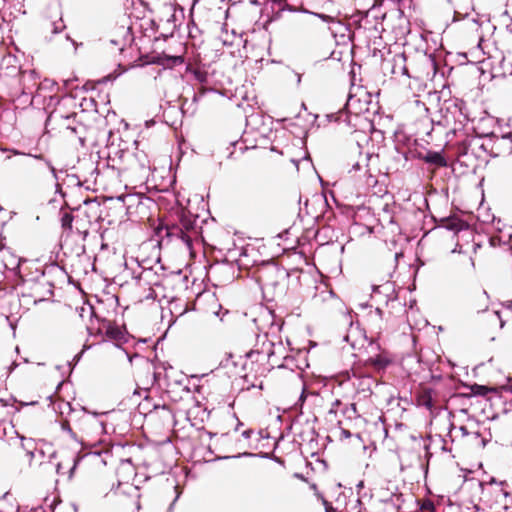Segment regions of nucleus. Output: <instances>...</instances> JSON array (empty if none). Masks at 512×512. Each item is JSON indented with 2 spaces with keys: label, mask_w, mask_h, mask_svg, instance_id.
<instances>
[{
  "label": "nucleus",
  "mask_w": 512,
  "mask_h": 512,
  "mask_svg": "<svg viewBox=\"0 0 512 512\" xmlns=\"http://www.w3.org/2000/svg\"><path fill=\"white\" fill-rule=\"evenodd\" d=\"M21 260L18 261L16 267L13 268L19 275L22 282V297L30 298L33 304H37L53 295V285L45 279L44 273L36 271L35 278H24L21 274Z\"/></svg>",
  "instance_id": "1"
},
{
  "label": "nucleus",
  "mask_w": 512,
  "mask_h": 512,
  "mask_svg": "<svg viewBox=\"0 0 512 512\" xmlns=\"http://www.w3.org/2000/svg\"><path fill=\"white\" fill-rule=\"evenodd\" d=\"M275 348L281 349L282 344L278 343L276 346L274 342L268 339L267 334L258 335L255 347L247 354V357L253 359V356L256 355V362L267 360L272 368L280 367L281 365L278 364V361H273V357L275 356Z\"/></svg>",
  "instance_id": "2"
},
{
  "label": "nucleus",
  "mask_w": 512,
  "mask_h": 512,
  "mask_svg": "<svg viewBox=\"0 0 512 512\" xmlns=\"http://www.w3.org/2000/svg\"><path fill=\"white\" fill-rule=\"evenodd\" d=\"M489 143H482L480 148L485 151H489L492 157H499L512 154V144L510 141V136L508 134H503L500 136L491 133L488 135Z\"/></svg>",
  "instance_id": "3"
},
{
  "label": "nucleus",
  "mask_w": 512,
  "mask_h": 512,
  "mask_svg": "<svg viewBox=\"0 0 512 512\" xmlns=\"http://www.w3.org/2000/svg\"><path fill=\"white\" fill-rule=\"evenodd\" d=\"M183 228L180 227V225L173 224V225H167L162 226L158 228V235L162 238L161 241H164V237H167L168 239H176L182 241L188 249L192 248V235H186L183 232Z\"/></svg>",
  "instance_id": "4"
},
{
  "label": "nucleus",
  "mask_w": 512,
  "mask_h": 512,
  "mask_svg": "<svg viewBox=\"0 0 512 512\" xmlns=\"http://www.w3.org/2000/svg\"><path fill=\"white\" fill-rule=\"evenodd\" d=\"M419 159L435 167H446L447 160L442 151H427L419 154Z\"/></svg>",
  "instance_id": "5"
},
{
  "label": "nucleus",
  "mask_w": 512,
  "mask_h": 512,
  "mask_svg": "<svg viewBox=\"0 0 512 512\" xmlns=\"http://www.w3.org/2000/svg\"><path fill=\"white\" fill-rule=\"evenodd\" d=\"M66 137L69 138H77L80 146H85L87 127L81 122H77L75 126H66V132H64Z\"/></svg>",
  "instance_id": "6"
},
{
  "label": "nucleus",
  "mask_w": 512,
  "mask_h": 512,
  "mask_svg": "<svg viewBox=\"0 0 512 512\" xmlns=\"http://www.w3.org/2000/svg\"><path fill=\"white\" fill-rule=\"evenodd\" d=\"M391 72L393 75H405L410 77L408 68L406 66V56L404 53H399L393 56L391 61Z\"/></svg>",
  "instance_id": "7"
},
{
  "label": "nucleus",
  "mask_w": 512,
  "mask_h": 512,
  "mask_svg": "<svg viewBox=\"0 0 512 512\" xmlns=\"http://www.w3.org/2000/svg\"><path fill=\"white\" fill-rule=\"evenodd\" d=\"M373 294H382L386 298V303L397 299V293L395 291V285L393 282L387 281L382 285H373Z\"/></svg>",
  "instance_id": "8"
},
{
  "label": "nucleus",
  "mask_w": 512,
  "mask_h": 512,
  "mask_svg": "<svg viewBox=\"0 0 512 512\" xmlns=\"http://www.w3.org/2000/svg\"><path fill=\"white\" fill-rule=\"evenodd\" d=\"M391 364V359L385 354L371 356L365 361V366H371L376 371H383Z\"/></svg>",
  "instance_id": "9"
},
{
  "label": "nucleus",
  "mask_w": 512,
  "mask_h": 512,
  "mask_svg": "<svg viewBox=\"0 0 512 512\" xmlns=\"http://www.w3.org/2000/svg\"><path fill=\"white\" fill-rule=\"evenodd\" d=\"M134 278L138 281V283L143 281L147 285H160V277L157 275L156 272L153 271V268L143 269L141 273L138 276H135Z\"/></svg>",
  "instance_id": "10"
},
{
  "label": "nucleus",
  "mask_w": 512,
  "mask_h": 512,
  "mask_svg": "<svg viewBox=\"0 0 512 512\" xmlns=\"http://www.w3.org/2000/svg\"><path fill=\"white\" fill-rule=\"evenodd\" d=\"M197 220L195 217H193L192 215H185L183 214L180 219H179V225L180 227L183 228V232L186 234V235H192V237L194 235L197 234Z\"/></svg>",
  "instance_id": "11"
},
{
  "label": "nucleus",
  "mask_w": 512,
  "mask_h": 512,
  "mask_svg": "<svg viewBox=\"0 0 512 512\" xmlns=\"http://www.w3.org/2000/svg\"><path fill=\"white\" fill-rule=\"evenodd\" d=\"M184 62V58L178 55H162L157 57V63L165 68H173L181 65Z\"/></svg>",
  "instance_id": "12"
},
{
  "label": "nucleus",
  "mask_w": 512,
  "mask_h": 512,
  "mask_svg": "<svg viewBox=\"0 0 512 512\" xmlns=\"http://www.w3.org/2000/svg\"><path fill=\"white\" fill-rule=\"evenodd\" d=\"M186 71L191 73L196 81L199 83H206L208 80V73L205 70L199 68H193L191 65H188Z\"/></svg>",
  "instance_id": "13"
},
{
  "label": "nucleus",
  "mask_w": 512,
  "mask_h": 512,
  "mask_svg": "<svg viewBox=\"0 0 512 512\" xmlns=\"http://www.w3.org/2000/svg\"><path fill=\"white\" fill-rule=\"evenodd\" d=\"M447 113L451 114L454 121L459 122L460 125L466 120V116L462 113L461 107L456 103L447 108Z\"/></svg>",
  "instance_id": "14"
},
{
  "label": "nucleus",
  "mask_w": 512,
  "mask_h": 512,
  "mask_svg": "<svg viewBox=\"0 0 512 512\" xmlns=\"http://www.w3.org/2000/svg\"><path fill=\"white\" fill-rule=\"evenodd\" d=\"M471 393L475 396H486L489 392L494 391V388L487 387L485 385L473 384L470 386Z\"/></svg>",
  "instance_id": "15"
},
{
  "label": "nucleus",
  "mask_w": 512,
  "mask_h": 512,
  "mask_svg": "<svg viewBox=\"0 0 512 512\" xmlns=\"http://www.w3.org/2000/svg\"><path fill=\"white\" fill-rule=\"evenodd\" d=\"M65 28L66 25L61 17L57 21H53L48 24V29L53 35L61 33Z\"/></svg>",
  "instance_id": "16"
},
{
  "label": "nucleus",
  "mask_w": 512,
  "mask_h": 512,
  "mask_svg": "<svg viewBox=\"0 0 512 512\" xmlns=\"http://www.w3.org/2000/svg\"><path fill=\"white\" fill-rule=\"evenodd\" d=\"M372 157L373 155L369 153L364 156L360 154L359 159L352 165V170L359 171L363 166H367Z\"/></svg>",
  "instance_id": "17"
},
{
  "label": "nucleus",
  "mask_w": 512,
  "mask_h": 512,
  "mask_svg": "<svg viewBox=\"0 0 512 512\" xmlns=\"http://www.w3.org/2000/svg\"><path fill=\"white\" fill-rule=\"evenodd\" d=\"M106 335L114 340H121L123 337L122 331L118 327L111 325L108 326L106 330Z\"/></svg>",
  "instance_id": "18"
},
{
  "label": "nucleus",
  "mask_w": 512,
  "mask_h": 512,
  "mask_svg": "<svg viewBox=\"0 0 512 512\" xmlns=\"http://www.w3.org/2000/svg\"><path fill=\"white\" fill-rule=\"evenodd\" d=\"M62 120H63L62 126L64 128V132H66V126L73 127L76 125L77 122H79L77 120V113H71L69 115L63 116Z\"/></svg>",
  "instance_id": "19"
},
{
  "label": "nucleus",
  "mask_w": 512,
  "mask_h": 512,
  "mask_svg": "<svg viewBox=\"0 0 512 512\" xmlns=\"http://www.w3.org/2000/svg\"><path fill=\"white\" fill-rule=\"evenodd\" d=\"M19 437L21 439V446H22V448L24 450H26L27 455L30 457V459L34 458V449H35L34 440L29 438V440L27 442H28V444H30V446L26 447V443H24L25 437L24 436H19Z\"/></svg>",
  "instance_id": "20"
},
{
  "label": "nucleus",
  "mask_w": 512,
  "mask_h": 512,
  "mask_svg": "<svg viewBox=\"0 0 512 512\" xmlns=\"http://www.w3.org/2000/svg\"><path fill=\"white\" fill-rule=\"evenodd\" d=\"M73 215L71 213L65 212L61 216V225L63 229H72Z\"/></svg>",
  "instance_id": "21"
},
{
  "label": "nucleus",
  "mask_w": 512,
  "mask_h": 512,
  "mask_svg": "<svg viewBox=\"0 0 512 512\" xmlns=\"http://www.w3.org/2000/svg\"><path fill=\"white\" fill-rule=\"evenodd\" d=\"M478 300L479 302H481L482 304L477 306V311L478 312H481V311H486L487 307H488V294L485 290H483L482 292H480L479 296H478Z\"/></svg>",
  "instance_id": "22"
},
{
  "label": "nucleus",
  "mask_w": 512,
  "mask_h": 512,
  "mask_svg": "<svg viewBox=\"0 0 512 512\" xmlns=\"http://www.w3.org/2000/svg\"><path fill=\"white\" fill-rule=\"evenodd\" d=\"M118 200L126 204L127 208L129 209L135 201H138V196L135 194L121 195L118 197Z\"/></svg>",
  "instance_id": "23"
},
{
  "label": "nucleus",
  "mask_w": 512,
  "mask_h": 512,
  "mask_svg": "<svg viewBox=\"0 0 512 512\" xmlns=\"http://www.w3.org/2000/svg\"><path fill=\"white\" fill-rule=\"evenodd\" d=\"M81 410H82L85 414H91L94 418H97L98 416H100V415H102V414H103V413H98V412H91V411L87 410V408H85V407H82V409H81ZM95 424L101 428L102 432L107 433V432H106V428H105V425H106V424H105V422H104V421H98L97 419H95Z\"/></svg>",
  "instance_id": "24"
},
{
  "label": "nucleus",
  "mask_w": 512,
  "mask_h": 512,
  "mask_svg": "<svg viewBox=\"0 0 512 512\" xmlns=\"http://www.w3.org/2000/svg\"><path fill=\"white\" fill-rule=\"evenodd\" d=\"M476 144L475 140H470L469 142H463L458 149L459 156H467L469 153V148Z\"/></svg>",
  "instance_id": "25"
},
{
  "label": "nucleus",
  "mask_w": 512,
  "mask_h": 512,
  "mask_svg": "<svg viewBox=\"0 0 512 512\" xmlns=\"http://www.w3.org/2000/svg\"><path fill=\"white\" fill-rule=\"evenodd\" d=\"M420 404L425 406L428 409H431L433 407V400H432L430 392H425L420 397Z\"/></svg>",
  "instance_id": "26"
},
{
  "label": "nucleus",
  "mask_w": 512,
  "mask_h": 512,
  "mask_svg": "<svg viewBox=\"0 0 512 512\" xmlns=\"http://www.w3.org/2000/svg\"><path fill=\"white\" fill-rule=\"evenodd\" d=\"M444 227L450 231H459V223L455 220L446 219Z\"/></svg>",
  "instance_id": "27"
},
{
  "label": "nucleus",
  "mask_w": 512,
  "mask_h": 512,
  "mask_svg": "<svg viewBox=\"0 0 512 512\" xmlns=\"http://www.w3.org/2000/svg\"><path fill=\"white\" fill-rule=\"evenodd\" d=\"M500 241L504 245H508L509 249L512 250V234H504L502 233L500 236Z\"/></svg>",
  "instance_id": "28"
},
{
  "label": "nucleus",
  "mask_w": 512,
  "mask_h": 512,
  "mask_svg": "<svg viewBox=\"0 0 512 512\" xmlns=\"http://www.w3.org/2000/svg\"><path fill=\"white\" fill-rule=\"evenodd\" d=\"M312 15L320 18L322 21L326 22V23H332V22H335V18L330 16V15H326V14H322V13H314V12H310Z\"/></svg>",
  "instance_id": "29"
},
{
  "label": "nucleus",
  "mask_w": 512,
  "mask_h": 512,
  "mask_svg": "<svg viewBox=\"0 0 512 512\" xmlns=\"http://www.w3.org/2000/svg\"><path fill=\"white\" fill-rule=\"evenodd\" d=\"M288 7L287 4L284 3L283 0H272V8L277 9L278 11H283Z\"/></svg>",
  "instance_id": "30"
},
{
  "label": "nucleus",
  "mask_w": 512,
  "mask_h": 512,
  "mask_svg": "<svg viewBox=\"0 0 512 512\" xmlns=\"http://www.w3.org/2000/svg\"><path fill=\"white\" fill-rule=\"evenodd\" d=\"M343 413L345 415H348L349 417H351V414H356L357 413L356 404L355 403H351L349 405H346V407L343 410Z\"/></svg>",
  "instance_id": "31"
},
{
  "label": "nucleus",
  "mask_w": 512,
  "mask_h": 512,
  "mask_svg": "<svg viewBox=\"0 0 512 512\" xmlns=\"http://www.w3.org/2000/svg\"><path fill=\"white\" fill-rule=\"evenodd\" d=\"M61 429L63 431H66L72 438H76V434L73 432V430L70 427V424L68 421H64L61 423Z\"/></svg>",
  "instance_id": "32"
},
{
  "label": "nucleus",
  "mask_w": 512,
  "mask_h": 512,
  "mask_svg": "<svg viewBox=\"0 0 512 512\" xmlns=\"http://www.w3.org/2000/svg\"><path fill=\"white\" fill-rule=\"evenodd\" d=\"M492 320H498L500 322V327L502 328L504 326V321L501 319L500 312L499 311H493L490 315V321Z\"/></svg>",
  "instance_id": "33"
},
{
  "label": "nucleus",
  "mask_w": 512,
  "mask_h": 512,
  "mask_svg": "<svg viewBox=\"0 0 512 512\" xmlns=\"http://www.w3.org/2000/svg\"><path fill=\"white\" fill-rule=\"evenodd\" d=\"M44 503L46 506H49L52 509V511H54L55 504H56V498L53 497L52 499H50L49 497H47L44 499Z\"/></svg>",
  "instance_id": "34"
},
{
  "label": "nucleus",
  "mask_w": 512,
  "mask_h": 512,
  "mask_svg": "<svg viewBox=\"0 0 512 512\" xmlns=\"http://www.w3.org/2000/svg\"><path fill=\"white\" fill-rule=\"evenodd\" d=\"M82 459L81 456L77 455L73 458V466L71 467L70 469V477L72 476L74 470L76 469L78 463L80 462V460Z\"/></svg>",
  "instance_id": "35"
},
{
  "label": "nucleus",
  "mask_w": 512,
  "mask_h": 512,
  "mask_svg": "<svg viewBox=\"0 0 512 512\" xmlns=\"http://www.w3.org/2000/svg\"><path fill=\"white\" fill-rule=\"evenodd\" d=\"M45 163H46V165L49 167V169H50V171H51V173H52V175H53V178H54L55 180H58L57 171H56V169L54 168V166L51 164V162H50L49 160H45Z\"/></svg>",
  "instance_id": "36"
},
{
  "label": "nucleus",
  "mask_w": 512,
  "mask_h": 512,
  "mask_svg": "<svg viewBox=\"0 0 512 512\" xmlns=\"http://www.w3.org/2000/svg\"><path fill=\"white\" fill-rule=\"evenodd\" d=\"M0 150L3 152L10 151L13 155H26L25 153H23L19 150H16V149L0 148Z\"/></svg>",
  "instance_id": "37"
},
{
  "label": "nucleus",
  "mask_w": 512,
  "mask_h": 512,
  "mask_svg": "<svg viewBox=\"0 0 512 512\" xmlns=\"http://www.w3.org/2000/svg\"><path fill=\"white\" fill-rule=\"evenodd\" d=\"M352 436L351 432L347 429H341V437L343 438H350Z\"/></svg>",
  "instance_id": "38"
},
{
  "label": "nucleus",
  "mask_w": 512,
  "mask_h": 512,
  "mask_svg": "<svg viewBox=\"0 0 512 512\" xmlns=\"http://www.w3.org/2000/svg\"><path fill=\"white\" fill-rule=\"evenodd\" d=\"M340 404H341V401H340V400H338V399H336V400L332 403V407H331V409H330L329 413H335V412H336L335 408H336L337 406H339Z\"/></svg>",
  "instance_id": "39"
},
{
  "label": "nucleus",
  "mask_w": 512,
  "mask_h": 512,
  "mask_svg": "<svg viewBox=\"0 0 512 512\" xmlns=\"http://www.w3.org/2000/svg\"><path fill=\"white\" fill-rule=\"evenodd\" d=\"M83 353H84V349L74 356V358H73L74 365H76L80 361Z\"/></svg>",
  "instance_id": "40"
},
{
  "label": "nucleus",
  "mask_w": 512,
  "mask_h": 512,
  "mask_svg": "<svg viewBox=\"0 0 512 512\" xmlns=\"http://www.w3.org/2000/svg\"><path fill=\"white\" fill-rule=\"evenodd\" d=\"M36 75L37 74H36V72L34 70H30L29 72H25L23 74V77L25 78L26 76H28V77L34 79L36 77Z\"/></svg>",
  "instance_id": "41"
},
{
  "label": "nucleus",
  "mask_w": 512,
  "mask_h": 512,
  "mask_svg": "<svg viewBox=\"0 0 512 512\" xmlns=\"http://www.w3.org/2000/svg\"><path fill=\"white\" fill-rule=\"evenodd\" d=\"M247 455H251V454L250 453H239L236 456H224V457H221L220 459L239 458L241 456H247Z\"/></svg>",
  "instance_id": "42"
},
{
  "label": "nucleus",
  "mask_w": 512,
  "mask_h": 512,
  "mask_svg": "<svg viewBox=\"0 0 512 512\" xmlns=\"http://www.w3.org/2000/svg\"><path fill=\"white\" fill-rule=\"evenodd\" d=\"M375 314L377 315L378 320L381 322V321H382V317H383V311H382V309H380V308H376V309H375Z\"/></svg>",
  "instance_id": "43"
},
{
  "label": "nucleus",
  "mask_w": 512,
  "mask_h": 512,
  "mask_svg": "<svg viewBox=\"0 0 512 512\" xmlns=\"http://www.w3.org/2000/svg\"><path fill=\"white\" fill-rule=\"evenodd\" d=\"M56 193H59L62 197L65 196V193L62 191L61 185L59 183H56Z\"/></svg>",
  "instance_id": "44"
},
{
  "label": "nucleus",
  "mask_w": 512,
  "mask_h": 512,
  "mask_svg": "<svg viewBox=\"0 0 512 512\" xmlns=\"http://www.w3.org/2000/svg\"><path fill=\"white\" fill-rule=\"evenodd\" d=\"M18 367V363L16 361L12 362L10 367L8 368V374H10L14 369Z\"/></svg>",
  "instance_id": "45"
},
{
  "label": "nucleus",
  "mask_w": 512,
  "mask_h": 512,
  "mask_svg": "<svg viewBox=\"0 0 512 512\" xmlns=\"http://www.w3.org/2000/svg\"><path fill=\"white\" fill-rule=\"evenodd\" d=\"M251 434H252L251 430H245L242 432V436L246 439L250 438Z\"/></svg>",
  "instance_id": "46"
},
{
  "label": "nucleus",
  "mask_w": 512,
  "mask_h": 512,
  "mask_svg": "<svg viewBox=\"0 0 512 512\" xmlns=\"http://www.w3.org/2000/svg\"><path fill=\"white\" fill-rule=\"evenodd\" d=\"M156 293L151 289L150 293L146 296V299H155Z\"/></svg>",
  "instance_id": "47"
},
{
  "label": "nucleus",
  "mask_w": 512,
  "mask_h": 512,
  "mask_svg": "<svg viewBox=\"0 0 512 512\" xmlns=\"http://www.w3.org/2000/svg\"><path fill=\"white\" fill-rule=\"evenodd\" d=\"M353 100V96L351 94L348 95L345 107L348 108L351 105V101Z\"/></svg>",
  "instance_id": "48"
},
{
  "label": "nucleus",
  "mask_w": 512,
  "mask_h": 512,
  "mask_svg": "<svg viewBox=\"0 0 512 512\" xmlns=\"http://www.w3.org/2000/svg\"><path fill=\"white\" fill-rule=\"evenodd\" d=\"M280 360H281V357H278L277 352L275 351V356L273 357V361H278V364L281 365L279 368L283 367V364L280 362Z\"/></svg>",
  "instance_id": "49"
},
{
  "label": "nucleus",
  "mask_w": 512,
  "mask_h": 512,
  "mask_svg": "<svg viewBox=\"0 0 512 512\" xmlns=\"http://www.w3.org/2000/svg\"><path fill=\"white\" fill-rule=\"evenodd\" d=\"M325 512H335L327 502H325Z\"/></svg>",
  "instance_id": "50"
},
{
  "label": "nucleus",
  "mask_w": 512,
  "mask_h": 512,
  "mask_svg": "<svg viewBox=\"0 0 512 512\" xmlns=\"http://www.w3.org/2000/svg\"><path fill=\"white\" fill-rule=\"evenodd\" d=\"M27 155L32 156L33 158L38 159V160H45L44 156L42 154H39V155L27 154Z\"/></svg>",
  "instance_id": "51"
},
{
  "label": "nucleus",
  "mask_w": 512,
  "mask_h": 512,
  "mask_svg": "<svg viewBox=\"0 0 512 512\" xmlns=\"http://www.w3.org/2000/svg\"><path fill=\"white\" fill-rule=\"evenodd\" d=\"M305 399H306V395H305V390L303 389V391H302V393H301V395L299 397V401L301 403H303L305 401Z\"/></svg>",
  "instance_id": "52"
},
{
  "label": "nucleus",
  "mask_w": 512,
  "mask_h": 512,
  "mask_svg": "<svg viewBox=\"0 0 512 512\" xmlns=\"http://www.w3.org/2000/svg\"><path fill=\"white\" fill-rule=\"evenodd\" d=\"M460 430L463 433V435H468V431H467V428L465 426H461Z\"/></svg>",
  "instance_id": "53"
},
{
  "label": "nucleus",
  "mask_w": 512,
  "mask_h": 512,
  "mask_svg": "<svg viewBox=\"0 0 512 512\" xmlns=\"http://www.w3.org/2000/svg\"><path fill=\"white\" fill-rule=\"evenodd\" d=\"M363 380L367 381V382H371L372 378L370 376H365V377H363Z\"/></svg>",
  "instance_id": "54"
},
{
  "label": "nucleus",
  "mask_w": 512,
  "mask_h": 512,
  "mask_svg": "<svg viewBox=\"0 0 512 512\" xmlns=\"http://www.w3.org/2000/svg\"><path fill=\"white\" fill-rule=\"evenodd\" d=\"M343 340H344V341H346V342H349V341H350V337H349V335H348V334H347V335H345V336L343 337Z\"/></svg>",
  "instance_id": "55"
},
{
  "label": "nucleus",
  "mask_w": 512,
  "mask_h": 512,
  "mask_svg": "<svg viewBox=\"0 0 512 512\" xmlns=\"http://www.w3.org/2000/svg\"><path fill=\"white\" fill-rule=\"evenodd\" d=\"M300 81H301V75L297 74V83H300Z\"/></svg>",
  "instance_id": "56"
},
{
  "label": "nucleus",
  "mask_w": 512,
  "mask_h": 512,
  "mask_svg": "<svg viewBox=\"0 0 512 512\" xmlns=\"http://www.w3.org/2000/svg\"><path fill=\"white\" fill-rule=\"evenodd\" d=\"M230 144H231V146L235 147L238 144V142L237 141H233Z\"/></svg>",
  "instance_id": "57"
},
{
  "label": "nucleus",
  "mask_w": 512,
  "mask_h": 512,
  "mask_svg": "<svg viewBox=\"0 0 512 512\" xmlns=\"http://www.w3.org/2000/svg\"><path fill=\"white\" fill-rule=\"evenodd\" d=\"M377 328H378V332H377V333H378V334H380V333H381V330H382V326H381V325H378V327H377Z\"/></svg>",
  "instance_id": "58"
},
{
  "label": "nucleus",
  "mask_w": 512,
  "mask_h": 512,
  "mask_svg": "<svg viewBox=\"0 0 512 512\" xmlns=\"http://www.w3.org/2000/svg\"><path fill=\"white\" fill-rule=\"evenodd\" d=\"M126 355L128 357L129 362L132 363V357L128 353H126Z\"/></svg>",
  "instance_id": "59"
},
{
  "label": "nucleus",
  "mask_w": 512,
  "mask_h": 512,
  "mask_svg": "<svg viewBox=\"0 0 512 512\" xmlns=\"http://www.w3.org/2000/svg\"><path fill=\"white\" fill-rule=\"evenodd\" d=\"M445 120H446V122H449V121H450V119H449V115H448V114H447V115H445Z\"/></svg>",
  "instance_id": "60"
},
{
  "label": "nucleus",
  "mask_w": 512,
  "mask_h": 512,
  "mask_svg": "<svg viewBox=\"0 0 512 512\" xmlns=\"http://www.w3.org/2000/svg\"><path fill=\"white\" fill-rule=\"evenodd\" d=\"M28 440H29V439L25 438L24 443H26V447H29V446H30V444H28V442H27Z\"/></svg>",
  "instance_id": "61"
},
{
  "label": "nucleus",
  "mask_w": 512,
  "mask_h": 512,
  "mask_svg": "<svg viewBox=\"0 0 512 512\" xmlns=\"http://www.w3.org/2000/svg\"><path fill=\"white\" fill-rule=\"evenodd\" d=\"M352 376H353V377H357L358 375H357V373H356L355 371H353V372H352Z\"/></svg>",
  "instance_id": "62"
},
{
  "label": "nucleus",
  "mask_w": 512,
  "mask_h": 512,
  "mask_svg": "<svg viewBox=\"0 0 512 512\" xmlns=\"http://www.w3.org/2000/svg\"><path fill=\"white\" fill-rule=\"evenodd\" d=\"M111 43L114 44V45L118 44L117 41H115V40H111Z\"/></svg>",
  "instance_id": "63"
},
{
  "label": "nucleus",
  "mask_w": 512,
  "mask_h": 512,
  "mask_svg": "<svg viewBox=\"0 0 512 512\" xmlns=\"http://www.w3.org/2000/svg\"><path fill=\"white\" fill-rule=\"evenodd\" d=\"M508 390L512 393V384L509 386Z\"/></svg>",
  "instance_id": "64"
}]
</instances>
